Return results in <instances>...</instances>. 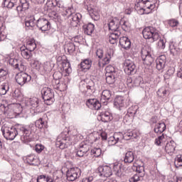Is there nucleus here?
<instances>
[{
	"instance_id": "nucleus-1",
	"label": "nucleus",
	"mask_w": 182,
	"mask_h": 182,
	"mask_svg": "<svg viewBox=\"0 0 182 182\" xmlns=\"http://www.w3.org/2000/svg\"><path fill=\"white\" fill-rule=\"evenodd\" d=\"M3 136L6 140H14L16 136H20L21 141L29 143L32 141V130L28 126L20 125L17 128L15 127L4 126L1 127Z\"/></svg>"
},
{
	"instance_id": "nucleus-2",
	"label": "nucleus",
	"mask_w": 182,
	"mask_h": 182,
	"mask_svg": "<svg viewBox=\"0 0 182 182\" xmlns=\"http://www.w3.org/2000/svg\"><path fill=\"white\" fill-rule=\"evenodd\" d=\"M132 171H136L137 173L134 174L133 176L129 178V182H137L141 181V178L144 177L146 175V172L144 171V165H137V164H134L132 166Z\"/></svg>"
},
{
	"instance_id": "nucleus-3",
	"label": "nucleus",
	"mask_w": 182,
	"mask_h": 182,
	"mask_svg": "<svg viewBox=\"0 0 182 182\" xmlns=\"http://www.w3.org/2000/svg\"><path fill=\"white\" fill-rule=\"evenodd\" d=\"M113 136L117 139V142L122 141V140H133V139H137L139 134L136 130H128L124 134L121 132L114 133Z\"/></svg>"
},
{
	"instance_id": "nucleus-4",
	"label": "nucleus",
	"mask_w": 182,
	"mask_h": 182,
	"mask_svg": "<svg viewBox=\"0 0 182 182\" xmlns=\"http://www.w3.org/2000/svg\"><path fill=\"white\" fill-rule=\"evenodd\" d=\"M75 12H76V9L73 8V6H70L65 9L64 14L71 16V25H73V26H77L80 22V19H82V14H80V13L75 14Z\"/></svg>"
},
{
	"instance_id": "nucleus-5",
	"label": "nucleus",
	"mask_w": 182,
	"mask_h": 182,
	"mask_svg": "<svg viewBox=\"0 0 182 182\" xmlns=\"http://www.w3.org/2000/svg\"><path fill=\"white\" fill-rule=\"evenodd\" d=\"M141 56L142 60H144V63L150 66L154 62V58L153 57V50L149 46H145L142 48L141 50Z\"/></svg>"
},
{
	"instance_id": "nucleus-6",
	"label": "nucleus",
	"mask_w": 182,
	"mask_h": 182,
	"mask_svg": "<svg viewBox=\"0 0 182 182\" xmlns=\"http://www.w3.org/2000/svg\"><path fill=\"white\" fill-rule=\"evenodd\" d=\"M41 95L43 99L44 103L48 106L53 105L55 102V93L52 89L45 87L41 90Z\"/></svg>"
},
{
	"instance_id": "nucleus-7",
	"label": "nucleus",
	"mask_w": 182,
	"mask_h": 182,
	"mask_svg": "<svg viewBox=\"0 0 182 182\" xmlns=\"http://www.w3.org/2000/svg\"><path fill=\"white\" fill-rule=\"evenodd\" d=\"M144 39H152L153 42L158 41L160 34L157 32V29L153 26L145 27L142 31Z\"/></svg>"
},
{
	"instance_id": "nucleus-8",
	"label": "nucleus",
	"mask_w": 182,
	"mask_h": 182,
	"mask_svg": "<svg viewBox=\"0 0 182 182\" xmlns=\"http://www.w3.org/2000/svg\"><path fill=\"white\" fill-rule=\"evenodd\" d=\"M166 127L164 122H159L154 126V132L159 136L158 138L155 139V144L157 146L161 144V141L164 139V134H163V132H166Z\"/></svg>"
},
{
	"instance_id": "nucleus-9",
	"label": "nucleus",
	"mask_w": 182,
	"mask_h": 182,
	"mask_svg": "<svg viewBox=\"0 0 182 182\" xmlns=\"http://www.w3.org/2000/svg\"><path fill=\"white\" fill-rule=\"evenodd\" d=\"M70 141V138L65 133H61L57 138L55 146L56 147H59L61 150L64 149H68L69 146L72 145V142Z\"/></svg>"
},
{
	"instance_id": "nucleus-10",
	"label": "nucleus",
	"mask_w": 182,
	"mask_h": 182,
	"mask_svg": "<svg viewBox=\"0 0 182 182\" xmlns=\"http://www.w3.org/2000/svg\"><path fill=\"white\" fill-rule=\"evenodd\" d=\"M53 80H52V86L56 90H66L68 85L66 84H60V79H62V73L60 72H55L53 75Z\"/></svg>"
},
{
	"instance_id": "nucleus-11",
	"label": "nucleus",
	"mask_w": 182,
	"mask_h": 182,
	"mask_svg": "<svg viewBox=\"0 0 182 182\" xmlns=\"http://www.w3.org/2000/svg\"><path fill=\"white\" fill-rule=\"evenodd\" d=\"M15 79L18 85L24 86V85H28L32 80V77L26 73L20 72L16 75Z\"/></svg>"
},
{
	"instance_id": "nucleus-12",
	"label": "nucleus",
	"mask_w": 182,
	"mask_h": 182,
	"mask_svg": "<svg viewBox=\"0 0 182 182\" xmlns=\"http://www.w3.org/2000/svg\"><path fill=\"white\" fill-rule=\"evenodd\" d=\"M82 174V171L80 168L75 167V168H71L67 171V180L68 181H75V180H77L79 177H80Z\"/></svg>"
},
{
	"instance_id": "nucleus-13",
	"label": "nucleus",
	"mask_w": 182,
	"mask_h": 182,
	"mask_svg": "<svg viewBox=\"0 0 182 182\" xmlns=\"http://www.w3.org/2000/svg\"><path fill=\"white\" fill-rule=\"evenodd\" d=\"M28 106H31L33 110L37 113H42L43 112V103L38 98L33 97L28 100Z\"/></svg>"
},
{
	"instance_id": "nucleus-14",
	"label": "nucleus",
	"mask_w": 182,
	"mask_h": 182,
	"mask_svg": "<svg viewBox=\"0 0 182 182\" xmlns=\"http://www.w3.org/2000/svg\"><path fill=\"white\" fill-rule=\"evenodd\" d=\"M36 26L41 32H46L50 29V22L45 18H37Z\"/></svg>"
},
{
	"instance_id": "nucleus-15",
	"label": "nucleus",
	"mask_w": 182,
	"mask_h": 182,
	"mask_svg": "<svg viewBox=\"0 0 182 182\" xmlns=\"http://www.w3.org/2000/svg\"><path fill=\"white\" fill-rule=\"evenodd\" d=\"M124 73L128 75H135L137 70L136 69V65L131 60H125L124 62Z\"/></svg>"
},
{
	"instance_id": "nucleus-16",
	"label": "nucleus",
	"mask_w": 182,
	"mask_h": 182,
	"mask_svg": "<svg viewBox=\"0 0 182 182\" xmlns=\"http://www.w3.org/2000/svg\"><path fill=\"white\" fill-rule=\"evenodd\" d=\"M55 8H58L57 10L63 11V3L62 1H58V0H48L45 6L46 11H52V9H55Z\"/></svg>"
},
{
	"instance_id": "nucleus-17",
	"label": "nucleus",
	"mask_w": 182,
	"mask_h": 182,
	"mask_svg": "<svg viewBox=\"0 0 182 182\" xmlns=\"http://www.w3.org/2000/svg\"><path fill=\"white\" fill-rule=\"evenodd\" d=\"M121 23L122 19L117 17H112L108 19V28L109 31H112V32H119Z\"/></svg>"
},
{
	"instance_id": "nucleus-18",
	"label": "nucleus",
	"mask_w": 182,
	"mask_h": 182,
	"mask_svg": "<svg viewBox=\"0 0 182 182\" xmlns=\"http://www.w3.org/2000/svg\"><path fill=\"white\" fill-rule=\"evenodd\" d=\"M80 90L83 93H88V95H92L95 93V82L93 81H90L89 83H84L80 85Z\"/></svg>"
},
{
	"instance_id": "nucleus-19",
	"label": "nucleus",
	"mask_w": 182,
	"mask_h": 182,
	"mask_svg": "<svg viewBox=\"0 0 182 182\" xmlns=\"http://www.w3.org/2000/svg\"><path fill=\"white\" fill-rule=\"evenodd\" d=\"M29 9V1L28 0H20V5L16 7L19 16H25V13Z\"/></svg>"
},
{
	"instance_id": "nucleus-20",
	"label": "nucleus",
	"mask_w": 182,
	"mask_h": 182,
	"mask_svg": "<svg viewBox=\"0 0 182 182\" xmlns=\"http://www.w3.org/2000/svg\"><path fill=\"white\" fill-rule=\"evenodd\" d=\"M112 170L117 177H124V166L121 163H114L112 164Z\"/></svg>"
},
{
	"instance_id": "nucleus-21",
	"label": "nucleus",
	"mask_w": 182,
	"mask_h": 182,
	"mask_svg": "<svg viewBox=\"0 0 182 182\" xmlns=\"http://www.w3.org/2000/svg\"><path fill=\"white\" fill-rule=\"evenodd\" d=\"M97 170L100 177H110L113 174V171L109 166H99Z\"/></svg>"
},
{
	"instance_id": "nucleus-22",
	"label": "nucleus",
	"mask_w": 182,
	"mask_h": 182,
	"mask_svg": "<svg viewBox=\"0 0 182 182\" xmlns=\"http://www.w3.org/2000/svg\"><path fill=\"white\" fill-rule=\"evenodd\" d=\"M86 105L89 109L92 110H99L102 107V102L96 99H90L86 102Z\"/></svg>"
},
{
	"instance_id": "nucleus-23",
	"label": "nucleus",
	"mask_w": 182,
	"mask_h": 182,
	"mask_svg": "<svg viewBox=\"0 0 182 182\" xmlns=\"http://www.w3.org/2000/svg\"><path fill=\"white\" fill-rule=\"evenodd\" d=\"M110 100H112V91L109 90H103L100 99L101 103L106 106Z\"/></svg>"
},
{
	"instance_id": "nucleus-24",
	"label": "nucleus",
	"mask_w": 182,
	"mask_h": 182,
	"mask_svg": "<svg viewBox=\"0 0 182 182\" xmlns=\"http://www.w3.org/2000/svg\"><path fill=\"white\" fill-rule=\"evenodd\" d=\"M144 0H136L135 2V9L138 12L139 15H149V11H146L144 7H143V1Z\"/></svg>"
},
{
	"instance_id": "nucleus-25",
	"label": "nucleus",
	"mask_w": 182,
	"mask_h": 182,
	"mask_svg": "<svg viewBox=\"0 0 182 182\" xmlns=\"http://www.w3.org/2000/svg\"><path fill=\"white\" fill-rule=\"evenodd\" d=\"M36 21H38L36 16L31 15L25 19V26L28 29H32L36 25Z\"/></svg>"
},
{
	"instance_id": "nucleus-26",
	"label": "nucleus",
	"mask_w": 182,
	"mask_h": 182,
	"mask_svg": "<svg viewBox=\"0 0 182 182\" xmlns=\"http://www.w3.org/2000/svg\"><path fill=\"white\" fill-rule=\"evenodd\" d=\"M119 75L117 73H107L106 74V82L108 85H112V87H114V83L117 80Z\"/></svg>"
},
{
	"instance_id": "nucleus-27",
	"label": "nucleus",
	"mask_w": 182,
	"mask_h": 182,
	"mask_svg": "<svg viewBox=\"0 0 182 182\" xmlns=\"http://www.w3.org/2000/svg\"><path fill=\"white\" fill-rule=\"evenodd\" d=\"M166 62H167L166 55H163L159 56L156 60L157 70H163L164 66H166Z\"/></svg>"
},
{
	"instance_id": "nucleus-28",
	"label": "nucleus",
	"mask_w": 182,
	"mask_h": 182,
	"mask_svg": "<svg viewBox=\"0 0 182 182\" xmlns=\"http://www.w3.org/2000/svg\"><path fill=\"white\" fill-rule=\"evenodd\" d=\"M119 45L121 46V48L127 50V49H130L132 42H130L129 38L124 36L119 38Z\"/></svg>"
},
{
	"instance_id": "nucleus-29",
	"label": "nucleus",
	"mask_w": 182,
	"mask_h": 182,
	"mask_svg": "<svg viewBox=\"0 0 182 182\" xmlns=\"http://www.w3.org/2000/svg\"><path fill=\"white\" fill-rule=\"evenodd\" d=\"M20 50L21 56L23 58V59H26L27 60H29V59H32V57L33 56V54H32L33 51H31L25 47H21Z\"/></svg>"
},
{
	"instance_id": "nucleus-30",
	"label": "nucleus",
	"mask_w": 182,
	"mask_h": 182,
	"mask_svg": "<svg viewBox=\"0 0 182 182\" xmlns=\"http://www.w3.org/2000/svg\"><path fill=\"white\" fill-rule=\"evenodd\" d=\"M133 161H134V152L129 151L125 154L124 163L125 164H131Z\"/></svg>"
},
{
	"instance_id": "nucleus-31",
	"label": "nucleus",
	"mask_w": 182,
	"mask_h": 182,
	"mask_svg": "<svg viewBox=\"0 0 182 182\" xmlns=\"http://www.w3.org/2000/svg\"><path fill=\"white\" fill-rule=\"evenodd\" d=\"M120 35H122V33H120V31H115L112 33L109 37V43H111L112 45H116V43H117V39H119Z\"/></svg>"
},
{
	"instance_id": "nucleus-32",
	"label": "nucleus",
	"mask_w": 182,
	"mask_h": 182,
	"mask_svg": "<svg viewBox=\"0 0 182 182\" xmlns=\"http://www.w3.org/2000/svg\"><path fill=\"white\" fill-rule=\"evenodd\" d=\"M83 31L86 35L90 36L95 31V24L92 23H89L87 24H85L83 26Z\"/></svg>"
},
{
	"instance_id": "nucleus-33",
	"label": "nucleus",
	"mask_w": 182,
	"mask_h": 182,
	"mask_svg": "<svg viewBox=\"0 0 182 182\" xmlns=\"http://www.w3.org/2000/svg\"><path fill=\"white\" fill-rule=\"evenodd\" d=\"M100 116L101 117L102 122L104 123H107L108 122H111L113 119L112 114H110L109 112H102L100 113Z\"/></svg>"
},
{
	"instance_id": "nucleus-34",
	"label": "nucleus",
	"mask_w": 182,
	"mask_h": 182,
	"mask_svg": "<svg viewBox=\"0 0 182 182\" xmlns=\"http://www.w3.org/2000/svg\"><path fill=\"white\" fill-rule=\"evenodd\" d=\"M143 7L146 10L149 11V14L151 13V11L156 8V4L152 3L149 0H144L143 1Z\"/></svg>"
},
{
	"instance_id": "nucleus-35",
	"label": "nucleus",
	"mask_w": 182,
	"mask_h": 182,
	"mask_svg": "<svg viewBox=\"0 0 182 182\" xmlns=\"http://www.w3.org/2000/svg\"><path fill=\"white\" fill-rule=\"evenodd\" d=\"M114 55L113 49H109L107 51V53L105 54L103 60H102V64L103 65H109L110 63V59H112V56Z\"/></svg>"
},
{
	"instance_id": "nucleus-36",
	"label": "nucleus",
	"mask_w": 182,
	"mask_h": 182,
	"mask_svg": "<svg viewBox=\"0 0 182 182\" xmlns=\"http://www.w3.org/2000/svg\"><path fill=\"white\" fill-rule=\"evenodd\" d=\"M80 65L81 69H82L83 70H89V69L92 68V60H90V58H86L83 60Z\"/></svg>"
},
{
	"instance_id": "nucleus-37",
	"label": "nucleus",
	"mask_w": 182,
	"mask_h": 182,
	"mask_svg": "<svg viewBox=\"0 0 182 182\" xmlns=\"http://www.w3.org/2000/svg\"><path fill=\"white\" fill-rule=\"evenodd\" d=\"M165 150L168 154L176 151V142L171 141L168 142L165 146Z\"/></svg>"
},
{
	"instance_id": "nucleus-38",
	"label": "nucleus",
	"mask_w": 182,
	"mask_h": 182,
	"mask_svg": "<svg viewBox=\"0 0 182 182\" xmlns=\"http://www.w3.org/2000/svg\"><path fill=\"white\" fill-rule=\"evenodd\" d=\"M143 80V78L141 76L136 77L134 80H132V78H129L127 80V82L132 85L134 87H137L140 86V83H141V81Z\"/></svg>"
},
{
	"instance_id": "nucleus-39",
	"label": "nucleus",
	"mask_w": 182,
	"mask_h": 182,
	"mask_svg": "<svg viewBox=\"0 0 182 182\" xmlns=\"http://www.w3.org/2000/svg\"><path fill=\"white\" fill-rule=\"evenodd\" d=\"M80 150L84 151L85 153H87L90 150V142L87 140L83 141L80 144Z\"/></svg>"
},
{
	"instance_id": "nucleus-40",
	"label": "nucleus",
	"mask_w": 182,
	"mask_h": 182,
	"mask_svg": "<svg viewBox=\"0 0 182 182\" xmlns=\"http://www.w3.org/2000/svg\"><path fill=\"white\" fill-rule=\"evenodd\" d=\"M36 127L38 129H43L45 127H48V122L43 119V118H40L39 119L36 121Z\"/></svg>"
},
{
	"instance_id": "nucleus-41",
	"label": "nucleus",
	"mask_w": 182,
	"mask_h": 182,
	"mask_svg": "<svg viewBox=\"0 0 182 182\" xmlns=\"http://www.w3.org/2000/svg\"><path fill=\"white\" fill-rule=\"evenodd\" d=\"M26 48L28 49V50H31L33 52L36 49V42H35V39H30L26 43Z\"/></svg>"
},
{
	"instance_id": "nucleus-42",
	"label": "nucleus",
	"mask_w": 182,
	"mask_h": 182,
	"mask_svg": "<svg viewBox=\"0 0 182 182\" xmlns=\"http://www.w3.org/2000/svg\"><path fill=\"white\" fill-rule=\"evenodd\" d=\"M126 103V100L122 96H118L114 100V105L119 106V107H123Z\"/></svg>"
},
{
	"instance_id": "nucleus-43",
	"label": "nucleus",
	"mask_w": 182,
	"mask_h": 182,
	"mask_svg": "<svg viewBox=\"0 0 182 182\" xmlns=\"http://www.w3.org/2000/svg\"><path fill=\"white\" fill-rule=\"evenodd\" d=\"M89 14L92 19L94 21H99V19H100V15L99 14V12L92 9L89 11Z\"/></svg>"
},
{
	"instance_id": "nucleus-44",
	"label": "nucleus",
	"mask_w": 182,
	"mask_h": 182,
	"mask_svg": "<svg viewBox=\"0 0 182 182\" xmlns=\"http://www.w3.org/2000/svg\"><path fill=\"white\" fill-rule=\"evenodd\" d=\"M41 62H39L36 58L31 60V66L33 67V69L39 70V69H41Z\"/></svg>"
},
{
	"instance_id": "nucleus-45",
	"label": "nucleus",
	"mask_w": 182,
	"mask_h": 182,
	"mask_svg": "<svg viewBox=\"0 0 182 182\" xmlns=\"http://www.w3.org/2000/svg\"><path fill=\"white\" fill-rule=\"evenodd\" d=\"M65 48L70 55L73 53V52L76 50V46H75L73 43H67V45L65 46Z\"/></svg>"
},
{
	"instance_id": "nucleus-46",
	"label": "nucleus",
	"mask_w": 182,
	"mask_h": 182,
	"mask_svg": "<svg viewBox=\"0 0 182 182\" xmlns=\"http://www.w3.org/2000/svg\"><path fill=\"white\" fill-rule=\"evenodd\" d=\"M52 181L50 176L46 175H41L37 178V182H49Z\"/></svg>"
},
{
	"instance_id": "nucleus-47",
	"label": "nucleus",
	"mask_w": 182,
	"mask_h": 182,
	"mask_svg": "<svg viewBox=\"0 0 182 182\" xmlns=\"http://www.w3.org/2000/svg\"><path fill=\"white\" fill-rule=\"evenodd\" d=\"M137 110H139V106L137 105H132L128 109L127 113L131 114V116L134 117L136 113H137Z\"/></svg>"
},
{
	"instance_id": "nucleus-48",
	"label": "nucleus",
	"mask_w": 182,
	"mask_h": 182,
	"mask_svg": "<svg viewBox=\"0 0 182 182\" xmlns=\"http://www.w3.org/2000/svg\"><path fill=\"white\" fill-rule=\"evenodd\" d=\"M62 68L68 75L72 72V68H70V63L69 62H63L62 63Z\"/></svg>"
},
{
	"instance_id": "nucleus-49",
	"label": "nucleus",
	"mask_w": 182,
	"mask_h": 182,
	"mask_svg": "<svg viewBox=\"0 0 182 182\" xmlns=\"http://www.w3.org/2000/svg\"><path fill=\"white\" fill-rule=\"evenodd\" d=\"M91 154L94 157H100L102 156V149L100 148H94L91 150Z\"/></svg>"
},
{
	"instance_id": "nucleus-50",
	"label": "nucleus",
	"mask_w": 182,
	"mask_h": 182,
	"mask_svg": "<svg viewBox=\"0 0 182 182\" xmlns=\"http://www.w3.org/2000/svg\"><path fill=\"white\" fill-rule=\"evenodd\" d=\"M174 164L176 168H178V167H182V154L177 155Z\"/></svg>"
},
{
	"instance_id": "nucleus-51",
	"label": "nucleus",
	"mask_w": 182,
	"mask_h": 182,
	"mask_svg": "<svg viewBox=\"0 0 182 182\" xmlns=\"http://www.w3.org/2000/svg\"><path fill=\"white\" fill-rule=\"evenodd\" d=\"M9 91V84L4 83V85H1V87L0 88V95H5L6 93H8Z\"/></svg>"
},
{
	"instance_id": "nucleus-52",
	"label": "nucleus",
	"mask_w": 182,
	"mask_h": 182,
	"mask_svg": "<svg viewBox=\"0 0 182 182\" xmlns=\"http://www.w3.org/2000/svg\"><path fill=\"white\" fill-rule=\"evenodd\" d=\"M175 69L173 67H170L168 70L166 71V73L164 75L165 79H170V77L173 76L174 75Z\"/></svg>"
},
{
	"instance_id": "nucleus-53",
	"label": "nucleus",
	"mask_w": 182,
	"mask_h": 182,
	"mask_svg": "<svg viewBox=\"0 0 182 182\" xmlns=\"http://www.w3.org/2000/svg\"><path fill=\"white\" fill-rule=\"evenodd\" d=\"M3 5L5 8H8L9 9H12L13 6H15V3L11 0H4Z\"/></svg>"
},
{
	"instance_id": "nucleus-54",
	"label": "nucleus",
	"mask_w": 182,
	"mask_h": 182,
	"mask_svg": "<svg viewBox=\"0 0 182 182\" xmlns=\"http://www.w3.org/2000/svg\"><path fill=\"white\" fill-rule=\"evenodd\" d=\"M134 117L133 115L129 114L128 112L124 117V123H127L128 124L133 122V119Z\"/></svg>"
},
{
	"instance_id": "nucleus-55",
	"label": "nucleus",
	"mask_w": 182,
	"mask_h": 182,
	"mask_svg": "<svg viewBox=\"0 0 182 182\" xmlns=\"http://www.w3.org/2000/svg\"><path fill=\"white\" fill-rule=\"evenodd\" d=\"M179 23L178 21L174 18L168 21V25L171 26V28H176L178 26Z\"/></svg>"
},
{
	"instance_id": "nucleus-56",
	"label": "nucleus",
	"mask_w": 182,
	"mask_h": 182,
	"mask_svg": "<svg viewBox=\"0 0 182 182\" xmlns=\"http://www.w3.org/2000/svg\"><path fill=\"white\" fill-rule=\"evenodd\" d=\"M15 69H18L21 72H23L26 69V63L23 61H19L18 67Z\"/></svg>"
},
{
	"instance_id": "nucleus-57",
	"label": "nucleus",
	"mask_w": 182,
	"mask_h": 182,
	"mask_svg": "<svg viewBox=\"0 0 182 182\" xmlns=\"http://www.w3.org/2000/svg\"><path fill=\"white\" fill-rule=\"evenodd\" d=\"M8 75V68L6 67L0 66V77H5Z\"/></svg>"
},
{
	"instance_id": "nucleus-58",
	"label": "nucleus",
	"mask_w": 182,
	"mask_h": 182,
	"mask_svg": "<svg viewBox=\"0 0 182 182\" xmlns=\"http://www.w3.org/2000/svg\"><path fill=\"white\" fill-rule=\"evenodd\" d=\"M157 95L158 96H159V97H164V96H166L167 95V90H166V88H160L158 91H157Z\"/></svg>"
},
{
	"instance_id": "nucleus-59",
	"label": "nucleus",
	"mask_w": 182,
	"mask_h": 182,
	"mask_svg": "<svg viewBox=\"0 0 182 182\" xmlns=\"http://www.w3.org/2000/svg\"><path fill=\"white\" fill-rule=\"evenodd\" d=\"M121 28L123 31H129V22L123 21L121 19Z\"/></svg>"
},
{
	"instance_id": "nucleus-60",
	"label": "nucleus",
	"mask_w": 182,
	"mask_h": 182,
	"mask_svg": "<svg viewBox=\"0 0 182 182\" xmlns=\"http://www.w3.org/2000/svg\"><path fill=\"white\" fill-rule=\"evenodd\" d=\"M19 61H18V59L15 58H10L9 60V64L11 65L14 68H18Z\"/></svg>"
},
{
	"instance_id": "nucleus-61",
	"label": "nucleus",
	"mask_w": 182,
	"mask_h": 182,
	"mask_svg": "<svg viewBox=\"0 0 182 182\" xmlns=\"http://www.w3.org/2000/svg\"><path fill=\"white\" fill-rule=\"evenodd\" d=\"M117 139L114 138V136H110L109 139H108V144L109 146H114V144H117Z\"/></svg>"
},
{
	"instance_id": "nucleus-62",
	"label": "nucleus",
	"mask_w": 182,
	"mask_h": 182,
	"mask_svg": "<svg viewBox=\"0 0 182 182\" xmlns=\"http://www.w3.org/2000/svg\"><path fill=\"white\" fill-rule=\"evenodd\" d=\"M107 73H117V71H116V69L112 65H108L106 68Z\"/></svg>"
},
{
	"instance_id": "nucleus-63",
	"label": "nucleus",
	"mask_w": 182,
	"mask_h": 182,
	"mask_svg": "<svg viewBox=\"0 0 182 182\" xmlns=\"http://www.w3.org/2000/svg\"><path fill=\"white\" fill-rule=\"evenodd\" d=\"M45 149V146H43L42 144H36L34 149L36 151V153H42V151Z\"/></svg>"
},
{
	"instance_id": "nucleus-64",
	"label": "nucleus",
	"mask_w": 182,
	"mask_h": 182,
	"mask_svg": "<svg viewBox=\"0 0 182 182\" xmlns=\"http://www.w3.org/2000/svg\"><path fill=\"white\" fill-rule=\"evenodd\" d=\"M94 178H95L93 176H88L83 178L80 182H92L93 181Z\"/></svg>"
}]
</instances>
